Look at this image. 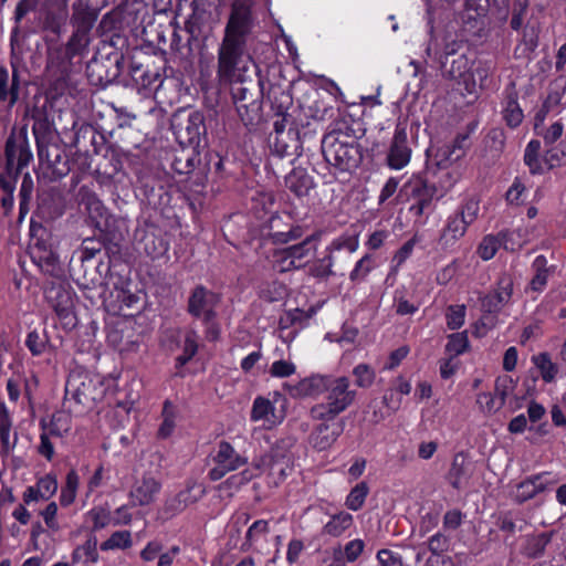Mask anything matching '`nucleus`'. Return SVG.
Listing matches in <instances>:
<instances>
[{
	"mask_svg": "<svg viewBox=\"0 0 566 566\" xmlns=\"http://www.w3.org/2000/svg\"><path fill=\"white\" fill-rule=\"evenodd\" d=\"M254 28L251 3L235 0L232 4L224 36L218 49L217 76L223 84H243L252 62L247 43Z\"/></svg>",
	"mask_w": 566,
	"mask_h": 566,
	"instance_id": "nucleus-1",
	"label": "nucleus"
},
{
	"mask_svg": "<svg viewBox=\"0 0 566 566\" xmlns=\"http://www.w3.org/2000/svg\"><path fill=\"white\" fill-rule=\"evenodd\" d=\"M427 8L429 41L424 55L444 65L449 55H454L461 48V42L453 38L460 28L455 17L454 6L459 0H423Z\"/></svg>",
	"mask_w": 566,
	"mask_h": 566,
	"instance_id": "nucleus-2",
	"label": "nucleus"
},
{
	"mask_svg": "<svg viewBox=\"0 0 566 566\" xmlns=\"http://www.w3.org/2000/svg\"><path fill=\"white\" fill-rule=\"evenodd\" d=\"M349 386V379L345 376L331 377L328 386L324 389L326 391L325 399L311 408V418L316 421H332L344 412L356 397V392Z\"/></svg>",
	"mask_w": 566,
	"mask_h": 566,
	"instance_id": "nucleus-3",
	"label": "nucleus"
},
{
	"mask_svg": "<svg viewBox=\"0 0 566 566\" xmlns=\"http://www.w3.org/2000/svg\"><path fill=\"white\" fill-rule=\"evenodd\" d=\"M322 150L325 160L340 171H349L360 161L358 144L352 136L342 132H331L325 135Z\"/></svg>",
	"mask_w": 566,
	"mask_h": 566,
	"instance_id": "nucleus-4",
	"label": "nucleus"
},
{
	"mask_svg": "<svg viewBox=\"0 0 566 566\" xmlns=\"http://www.w3.org/2000/svg\"><path fill=\"white\" fill-rule=\"evenodd\" d=\"M105 392L104 381L98 375L72 374L65 384L66 397L84 406L103 400Z\"/></svg>",
	"mask_w": 566,
	"mask_h": 566,
	"instance_id": "nucleus-5",
	"label": "nucleus"
},
{
	"mask_svg": "<svg viewBox=\"0 0 566 566\" xmlns=\"http://www.w3.org/2000/svg\"><path fill=\"white\" fill-rule=\"evenodd\" d=\"M212 468L209 470V478L212 481L221 480L229 472L235 471L247 464L248 459L242 457L229 442L218 443L211 457Z\"/></svg>",
	"mask_w": 566,
	"mask_h": 566,
	"instance_id": "nucleus-6",
	"label": "nucleus"
},
{
	"mask_svg": "<svg viewBox=\"0 0 566 566\" xmlns=\"http://www.w3.org/2000/svg\"><path fill=\"white\" fill-rule=\"evenodd\" d=\"M253 465L256 469L258 476L266 472L274 483L284 480L292 470L290 458L279 451H272L254 459Z\"/></svg>",
	"mask_w": 566,
	"mask_h": 566,
	"instance_id": "nucleus-7",
	"label": "nucleus"
},
{
	"mask_svg": "<svg viewBox=\"0 0 566 566\" xmlns=\"http://www.w3.org/2000/svg\"><path fill=\"white\" fill-rule=\"evenodd\" d=\"M6 159L9 171L15 170V175H19L30 164L33 154L25 136L11 135L7 139Z\"/></svg>",
	"mask_w": 566,
	"mask_h": 566,
	"instance_id": "nucleus-8",
	"label": "nucleus"
},
{
	"mask_svg": "<svg viewBox=\"0 0 566 566\" xmlns=\"http://www.w3.org/2000/svg\"><path fill=\"white\" fill-rule=\"evenodd\" d=\"M270 545V525L265 520L253 522L245 532L244 539L241 543L242 552H252L265 554Z\"/></svg>",
	"mask_w": 566,
	"mask_h": 566,
	"instance_id": "nucleus-9",
	"label": "nucleus"
},
{
	"mask_svg": "<svg viewBox=\"0 0 566 566\" xmlns=\"http://www.w3.org/2000/svg\"><path fill=\"white\" fill-rule=\"evenodd\" d=\"M217 18V8L212 3L207 0H193L192 14L187 22V28L192 34H200L211 30Z\"/></svg>",
	"mask_w": 566,
	"mask_h": 566,
	"instance_id": "nucleus-10",
	"label": "nucleus"
},
{
	"mask_svg": "<svg viewBox=\"0 0 566 566\" xmlns=\"http://www.w3.org/2000/svg\"><path fill=\"white\" fill-rule=\"evenodd\" d=\"M206 134L205 116L198 111L188 114L187 119L176 130L179 143L184 146L198 147L201 137Z\"/></svg>",
	"mask_w": 566,
	"mask_h": 566,
	"instance_id": "nucleus-11",
	"label": "nucleus"
},
{
	"mask_svg": "<svg viewBox=\"0 0 566 566\" xmlns=\"http://www.w3.org/2000/svg\"><path fill=\"white\" fill-rule=\"evenodd\" d=\"M411 148L405 128L397 127L387 154V165L394 170L405 168L411 159Z\"/></svg>",
	"mask_w": 566,
	"mask_h": 566,
	"instance_id": "nucleus-12",
	"label": "nucleus"
},
{
	"mask_svg": "<svg viewBox=\"0 0 566 566\" xmlns=\"http://www.w3.org/2000/svg\"><path fill=\"white\" fill-rule=\"evenodd\" d=\"M250 418L262 422L265 429H273L283 422L285 415L270 399L259 396L253 400Z\"/></svg>",
	"mask_w": 566,
	"mask_h": 566,
	"instance_id": "nucleus-13",
	"label": "nucleus"
},
{
	"mask_svg": "<svg viewBox=\"0 0 566 566\" xmlns=\"http://www.w3.org/2000/svg\"><path fill=\"white\" fill-rule=\"evenodd\" d=\"M19 433L13 427V413L4 401H0V455L9 457L15 449Z\"/></svg>",
	"mask_w": 566,
	"mask_h": 566,
	"instance_id": "nucleus-14",
	"label": "nucleus"
},
{
	"mask_svg": "<svg viewBox=\"0 0 566 566\" xmlns=\"http://www.w3.org/2000/svg\"><path fill=\"white\" fill-rule=\"evenodd\" d=\"M161 490V483L153 475L137 479L129 492V500L134 506L151 504Z\"/></svg>",
	"mask_w": 566,
	"mask_h": 566,
	"instance_id": "nucleus-15",
	"label": "nucleus"
},
{
	"mask_svg": "<svg viewBox=\"0 0 566 566\" xmlns=\"http://www.w3.org/2000/svg\"><path fill=\"white\" fill-rule=\"evenodd\" d=\"M218 303L219 296L216 293L199 285L189 297L188 308L193 316L209 321L214 315L213 311Z\"/></svg>",
	"mask_w": 566,
	"mask_h": 566,
	"instance_id": "nucleus-16",
	"label": "nucleus"
},
{
	"mask_svg": "<svg viewBox=\"0 0 566 566\" xmlns=\"http://www.w3.org/2000/svg\"><path fill=\"white\" fill-rule=\"evenodd\" d=\"M111 297L115 301H106L105 306L112 314H118L124 308H130L139 301L137 293L132 291V283L128 279L120 277L114 285Z\"/></svg>",
	"mask_w": 566,
	"mask_h": 566,
	"instance_id": "nucleus-17",
	"label": "nucleus"
},
{
	"mask_svg": "<svg viewBox=\"0 0 566 566\" xmlns=\"http://www.w3.org/2000/svg\"><path fill=\"white\" fill-rule=\"evenodd\" d=\"M33 262L46 273H53L59 263V255L52 244L41 238H34L30 244Z\"/></svg>",
	"mask_w": 566,
	"mask_h": 566,
	"instance_id": "nucleus-18",
	"label": "nucleus"
},
{
	"mask_svg": "<svg viewBox=\"0 0 566 566\" xmlns=\"http://www.w3.org/2000/svg\"><path fill=\"white\" fill-rule=\"evenodd\" d=\"M329 378L331 376L319 374L311 375L295 384L285 385V390L292 398L314 397L324 391Z\"/></svg>",
	"mask_w": 566,
	"mask_h": 566,
	"instance_id": "nucleus-19",
	"label": "nucleus"
},
{
	"mask_svg": "<svg viewBox=\"0 0 566 566\" xmlns=\"http://www.w3.org/2000/svg\"><path fill=\"white\" fill-rule=\"evenodd\" d=\"M514 231H502L497 234H488L480 242L476 253L483 261H489L494 258L500 248L505 250H514L515 243L513 242Z\"/></svg>",
	"mask_w": 566,
	"mask_h": 566,
	"instance_id": "nucleus-20",
	"label": "nucleus"
},
{
	"mask_svg": "<svg viewBox=\"0 0 566 566\" xmlns=\"http://www.w3.org/2000/svg\"><path fill=\"white\" fill-rule=\"evenodd\" d=\"M489 8V0H465L462 13L455 17L464 29L473 30L483 25Z\"/></svg>",
	"mask_w": 566,
	"mask_h": 566,
	"instance_id": "nucleus-21",
	"label": "nucleus"
},
{
	"mask_svg": "<svg viewBox=\"0 0 566 566\" xmlns=\"http://www.w3.org/2000/svg\"><path fill=\"white\" fill-rule=\"evenodd\" d=\"M513 293V281L510 276H502L499 280L497 289L483 297L482 310L489 314H496L506 305Z\"/></svg>",
	"mask_w": 566,
	"mask_h": 566,
	"instance_id": "nucleus-22",
	"label": "nucleus"
},
{
	"mask_svg": "<svg viewBox=\"0 0 566 566\" xmlns=\"http://www.w3.org/2000/svg\"><path fill=\"white\" fill-rule=\"evenodd\" d=\"M501 115L504 123L510 128L518 127L524 119V112L518 103V94L514 85L506 87L501 101Z\"/></svg>",
	"mask_w": 566,
	"mask_h": 566,
	"instance_id": "nucleus-23",
	"label": "nucleus"
},
{
	"mask_svg": "<svg viewBox=\"0 0 566 566\" xmlns=\"http://www.w3.org/2000/svg\"><path fill=\"white\" fill-rule=\"evenodd\" d=\"M268 228V235L275 244H286L304 235V228L300 224H293L284 229L282 217L279 214L271 216Z\"/></svg>",
	"mask_w": 566,
	"mask_h": 566,
	"instance_id": "nucleus-24",
	"label": "nucleus"
},
{
	"mask_svg": "<svg viewBox=\"0 0 566 566\" xmlns=\"http://www.w3.org/2000/svg\"><path fill=\"white\" fill-rule=\"evenodd\" d=\"M344 431L342 422L322 421L311 434V443L319 451L329 449Z\"/></svg>",
	"mask_w": 566,
	"mask_h": 566,
	"instance_id": "nucleus-25",
	"label": "nucleus"
},
{
	"mask_svg": "<svg viewBox=\"0 0 566 566\" xmlns=\"http://www.w3.org/2000/svg\"><path fill=\"white\" fill-rule=\"evenodd\" d=\"M557 480L553 479L548 472L536 474L532 478L521 482L515 491V499L518 502L531 500L538 493L546 490L547 486L556 483Z\"/></svg>",
	"mask_w": 566,
	"mask_h": 566,
	"instance_id": "nucleus-26",
	"label": "nucleus"
},
{
	"mask_svg": "<svg viewBox=\"0 0 566 566\" xmlns=\"http://www.w3.org/2000/svg\"><path fill=\"white\" fill-rule=\"evenodd\" d=\"M470 62L465 55H459L452 61L451 67L444 72V76L458 81L463 85L464 94L472 95L478 92L476 81L469 78Z\"/></svg>",
	"mask_w": 566,
	"mask_h": 566,
	"instance_id": "nucleus-27",
	"label": "nucleus"
},
{
	"mask_svg": "<svg viewBox=\"0 0 566 566\" xmlns=\"http://www.w3.org/2000/svg\"><path fill=\"white\" fill-rule=\"evenodd\" d=\"M322 233L319 231L305 237L300 243L287 247L297 270L304 268L317 250Z\"/></svg>",
	"mask_w": 566,
	"mask_h": 566,
	"instance_id": "nucleus-28",
	"label": "nucleus"
},
{
	"mask_svg": "<svg viewBox=\"0 0 566 566\" xmlns=\"http://www.w3.org/2000/svg\"><path fill=\"white\" fill-rule=\"evenodd\" d=\"M472 475V464L462 454L453 458L451 468L448 473V481L457 489L461 490L469 485Z\"/></svg>",
	"mask_w": 566,
	"mask_h": 566,
	"instance_id": "nucleus-29",
	"label": "nucleus"
},
{
	"mask_svg": "<svg viewBox=\"0 0 566 566\" xmlns=\"http://www.w3.org/2000/svg\"><path fill=\"white\" fill-rule=\"evenodd\" d=\"M468 227L469 224L454 213L449 216L439 238L442 249L453 247L467 233Z\"/></svg>",
	"mask_w": 566,
	"mask_h": 566,
	"instance_id": "nucleus-30",
	"label": "nucleus"
},
{
	"mask_svg": "<svg viewBox=\"0 0 566 566\" xmlns=\"http://www.w3.org/2000/svg\"><path fill=\"white\" fill-rule=\"evenodd\" d=\"M40 428L54 438L62 439L71 432L72 416L63 410L56 411L52 415L50 420L42 419L40 421Z\"/></svg>",
	"mask_w": 566,
	"mask_h": 566,
	"instance_id": "nucleus-31",
	"label": "nucleus"
},
{
	"mask_svg": "<svg viewBox=\"0 0 566 566\" xmlns=\"http://www.w3.org/2000/svg\"><path fill=\"white\" fill-rule=\"evenodd\" d=\"M54 311L65 326L73 327L76 324V317L74 314V300L72 294L66 291L59 289L55 295V302L53 304Z\"/></svg>",
	"mask_w": 566,
	"mask_h": 566,
	"instance_id": "nucleus-32",
	"label": "nucleus"
},
{
	"mask_svg": "<svg viewBox=\"0 0 566 566\" xmlns=\"http://www.w3.org/2000/svg\"><path fill=\"white\" fill-rule=\"evenodd\" d=\"M69 17L67 6L63 0L53 1L45 14L44 28L60 34Z\"/></svg>",
	"mask_w": 566,
	"mask_h": 566,
	"instance_id": "nucleus-33",
	"label": "nucleus"
},
{
	"mask_svg": "<svg viewBox=\"0 0 566 566\" xmlns=\"http://www.w3.org/2000/svg\"><path fill=\"white\" fill-rule=\"evenodd\" d=\"M448 546L449 541L441 533H437L429 538L428 548L431 552V556L428 559L429 566H452L451 558L442 554L448 549Z\"/></svg>",
	"mask_w": 566,
	"mask_h": 566,
	"instance_id": "nucleus-34",
	"label": "nucleus"
},
{
	"mask_svg": "<svg viewBox=\"0 0 566 566\" xmlns=\"http://www.w3.org/2000/svg\"><path fill=\"white\" fill-rule=\"evenodd\" d=\"M354 525V517L350 513L340 511L332 514L324 524L322 533L331 537H340Z\"/></svg>",
	"mask_w": 566,
	"mask_h": 566,
	"instance_id": "nucleus-35",
	"label": "nucleus"
},
{
	"mask_svg": "<svg viewBox=\"0 0 566 566\" xmlns=\"http://www.w3.org/2000/svg\"><path fill=\"white\" fill-rule=\"evenodd\" d=\"M97 560V541L95 537H90L82 545L76 546L71 555L72 566H87Z\"/></svg>",
	"mask_w": 566,
	"mask_h": 566,
	"instance_id": "nucleus-36",
	"label": "nucleus"
},
{
	"mask_svg": "<svg viewBox=\"0 0 566 566\" xmlns=\"http://www.w3.org/2000/svg\"><path fill=\"white\" fill-rule=\"evenodd\" d=\"M532 270L534 271V276L530 282L528 290L541 293L545 290L553 271L547 265V260L544 255H537L534 259Z\"/></svg>",
	"mask_w": 566,
	"mask_h": 566,
	"instance_id": "nucleus-37",
	"label": "nucleus"
},
{
	"mask_svg": "<svg viewBox=\"0 0 566 566\" xmlns=\"http://www.w3.org/2000/svg\"><path fill=\"white\" fill-rule=\"evenodd\" d=\"M285 185L297 197H304L313 188V179L305 169L294 168L286 176Z\"/></svg>",
	"mask_w": 566,
	"mask_h": 566,
	"instance_id": "nucleus-38",
	"label": "nucleus"
},
{
	"mask_svg": "<svg viewBox=\"0 0 566 566\" xmlns=\"http://www.w3.org/2000/svg\"><path fill=\"white\" fill-rule=\"evenodd\" d=\"M465 151L459 143L446 144L439 147L434 155V160L440 168H448L458 164Z\"/></svg>",
	"mask_w": 566,
	"mask_h": 566,
	"instance_id": "nucleus-39",
	"label": "nucleus"
},
{
	"mask_svg": "<svg viewBox=\"0 0 566 566\" xmlns=\"http://www.w3.org/2000/svg\"><path fill=\"white\" fill-rule=\"evenodd\" d=\"M359 248L358 235L344 233L334 238L325 248V255L331 256L335 262L336 252L346 251L349 254L356 252Z\"/></svg>",
	"mask_w": 566,
	"mask_h": 566,
	"instance_id": "nucleus-40",
	"label": "nucleus"
},
{
	"mask_svg": "<svg viewBox=\"0 0 566 566\" xmlns=\"http://www.w3.org/2000/svg\"><path fill=\"white\" fill-rule=\"evenodd\" d=\"M433 193L426 180L419 175H412L400 188L398 198L417 199Z\"/></svg>",
	"mask_w": 566,
	"mask_h": 566,
	"instance_id": "nucleus-41",
	"label": "nucleus"
},
{
	"mask_svg": "<svg viewBox=\"0 0 566 566\" xmlns=\"http://www.w3.org/2000/svg\"><path fill=\"white\" fill-rule=\"evenodd\" d=\"M253 463L240 471L239 473L230 475L222 484H220V490H228L229 495L232 496L237 493L242 486L251 482L253 479L258 478V472L255 471Z\"/></svg>",
	"mask_w": 566,
	"mask_h": 566,
	"instance_id": "nucleus-42",
	"label": "nucleus"
},
{
	"mask_svg": "<svg viewBox=\"0 0 566 566\" xmlns=\"http://www.w3.org/2000/svg\"><path fill=\"white\" fill-rule=\"evenodd\" d=\"M78 486V473L75 470H70L65 475L64 484L60 491L59 502L62 507H69L75 502Z\"/></svg>",
	"mask_w": 566,
	"mask_h": 566,
	"instance_id": "nucleus-43",
	"label": "nucleus"
},
{
	"mask_svg": "<svg viewBox=\"0 0 566 566\" xmlns=\"http://www.w3.org/2000/svg\"><path fill=\"white\" fill-rule=\"evenodd\" d=\"M161 417L163 421L158 429V437L161 439H166L169 438L176 429L178 419L177 407L172 402L166 400L164 402Z\"/></svg>",
	"mask_w": 566,
	"mask_h": 566,
	"instance_id": "nucleus-44",
	"label": "nucleus"
},
{
	"mask_svg": "<svg viewBox=\"0 0 566 566\" xmlns=\"http://www.w3.org/2000/svg\"><path fill=\"white\" fill-rule=\"evenodd\" d=\"M95 20L96 14L93 9L84 6L81 1L74 3L72 15V24L74 29H84L91 31Z\"/></svg>",
	"mask_w": 566,
	"mask_h": 566,
	"instance_id": "nucleus-45",
	"label": "nucleus"
},
{
	"mask_svg": "<svg viewBox=\"0 0 566 566\" xmlns=\"http://www.w3.org/2000/svg\"><path fill=\"white\" fill-rule=\"evenodd\" d=\"M198 342H199V336L197 335V333L195 331H187L185 333L182 343L180 345V347L182 349V354L176 358V367L177 368L184 367L197 354Z\"/></svg>",
	"mask_w": 566,
	"mask_h": 566,
	"instance_id": "nucleus-46",
	"label": "nucleus"
},
{
	"mask_svg": "<svg viewBox=\"0 0 566 566\" xmlns=\"http://www.w3.org/2000/svg\"><path fill=\"white\" fill-rule=\"evenodd\" d=\"M19 97L18 83L15 74H13L11 83L7 69L0 66V102L10 98V105H14Z\"/></svg>",
	"mask_w": 566,
	"mask_h": 566,
	"instance_id": "nucleus-47",
	"label": "nucleus"
},
{
	"mask_svg": "<svg viewBox=\"0 0 566 566\" xmlns=\"http://www.w3.org/2000/svg\"><path fill=\"white\" fill-rule=\"evenodd\" d=\"M86 209L90 219L99 230H104L107 226L108 213L103 202L96 197H88L86 200Z\"/></svg>",
	"mask_w": 566,
	"mask_h": 566,
	"instance_id": "nucleus-48",
	"label": "nucleus"
},
{
	"mask_svg": "<svg viewBox=\"0 0 566 566\" xmlns=\"http://www.w3.org/2000/svg\"><path fill=\"white\" fill-rule=\"evenodd\" d=\"M475 403L479 410L485 416L495 415L505 405L495 394L489 391L478 394Z\"/></svg>",
	"mask_w": 566,
	"mask_h": 566,
	"instance_id": "nucleus-49",
	"label": "nucleus"
},
{
	"mask_svg": "<svg viewBox=\"0 0 566 566\" xmlns=\"http://www.w3.org/2000/svg\"><path fill=\"white\" fill-rule=\"evenodd\" d=\"M532 360L545 382H552L555 380L558 368L557 365L553 363L551 356L547 353H541L536 356H533Z\"/></svg>",
	"mask_w": 566,
	"mask_h": 566,
	"instance_id": "nucleus-50",
	"label": "nucleus"
},
{
	"mask_svg": "<svg viewBox=\"0 0 566 566\" xmlns=\"http://www.w3.org/2000/svg\"><path fill=\"white\" fill-rule=\"evenodd\" d=\"M291 133H287V135H282V129H279V123H274V135L271 136L270 145L272 151L281 158L292 154L291 144L289 140L294 143L295 140L291 137Z\"/></svg>",
	"mask_w": 566,
	"mask_h": 566,
	"instance_id": "nucleus-51",
	"label": "nucleus"
},
{
	"mask_svg": "<svg viewBox=\"0 0 566 566\" xmlns=\"http://www.w3.org/2000/svg\"><path fill=\"white\" fill-rule=\"evenodd\" d=\"M85 521L91 524L93 531H98L113 524L109 510L102 506L91 509L85 514Z\"/></svg>",
	"mask_w": 566,
	"mask_h": 566,
	"instance_id": "nucleus-52",
	"label": "nucleus"
},
{
	"mask_svg": "<svg viewBox=\"0 0 566 566\" xmlns=\"http://www.w3.org/2000/svg\"><path fill=\"white\" fill-rule=\"evenodd\" d=\"M539 150L541 143L535 139H532L525 148L524 161L532 174H542L544 171V165L539 159Z\"/></svg>",
	"mask_w": 566,
	"mask_h": 566,
	"instance_id": "nucleus-53",
	"label": "nucleus"
},
{
	"mask_svg": "<svg viewBox=\"0 0 566 566\" xmlns=\"http://www.w3.org/2000/svg\"><path fill=\"white\" fill-rule=\"evenodd\" d=\"M133 544L129 531L114 532L105 542L101 544V549L104 552L114 549H125Z\"/></svg>",
	"mask_w": 566,
	"mask_h": 566,
	"instance_id": "nucleus-54",
	"label": "nucleus"
},
{
	"mask_svg": "<svg viewBox=\"0 0 566 566\" xmlns=\"http://www.w3.org/2000/svg\"><path fill=\"white\" fill-rule=\"evenodd\" d=\"M271 263L273 270L279 273L297 270L287 248L275 250L272 254Z\"/></svg>",
	"mask_w": 566,
	"mask_h": 566,
	"instance_id": "nucleus-55",
	"label": "nucleus"
},
{
	"mask_svg": "<svg viewBox=\"0 0 566 566\" xmlns=\"http://www.w3.org/2000/svg\"><path fill=\"white\" fill-rule=\"evenodd\" d=\"M90 44V31L75 29L67 42L66 50L72 56L81 54Z\"/></svg>",
	"mask_w": 566,
	"mask_h": 566,
	"instance_id": "nucleus-56",
	"label": "nucleus"
},
{
	"mask_svg": "<svg viewBox=\"0 0 566 566\" xmlns=\"http://www.w3.org/2000/svg\"><path fill=\"white\" fill-rule=\"evenodd\" d=\"M368 493L369 488L366 482L356 484L346 497V506L352 511H358L363 506Z\"/></svg>",
	"mask_w": 566,
	"mask_h": 566,
	"instance_id": "nucleus-57",
	"label": "nucleus"
},
{
	"mask_svg": "<svg viewBox=\"0 0 566 566\" xmlns=\"http://www.w3.org/2000/svg\"><path fill=\"white\" fill-rule=\"evenodd\" d=\"M480 212V201L475 197H469L467 198L463 203L461 205L458 212L454 214L461 220H463L469 226L472 224L479 216Z\"/></svg>",
	"mask_w": 566,
	"mask_h": 566,
	"instance_id": "nucleus-58",
	"label": "nucleus"
},
{
	"mask_svg": "<svg viewBox=\"0 0 566 566\" xmlns=\"http://www.w3.org/2000/svg\"><path fill=\"white\" fill-rule=\"evenodd\" d=\"M565 93H566L565 85L551 86L547 97L545 98V101L543 103V109L546 113H551V112L558 113L560 111L562 101L564 98Z\"/></svg>",
	"mask_w": 566,
	"mask_h": 566,
	"instance_id": "nucleus-59",
	"label": "nucleus"
},
{
	"mask_svg": "<svg viewBox=\"0 0 566 566\" xmlns=\"http://www.w3.org/2000/svg\"><path fill=\"white\" fill-rule=\"evenodd\" d=\"M467 307L463 304L450 305L446 312V321L449 329L455 331L463 326Z\"/></svg>",
	"mask_w": 566,
	"mask_h": 566,
	"instance_id": "nucleus-60",
	"label": "nucleus"
},
{
	"mask_svg": "<svg viewBox=\"0 0 566 566\" xmlns=\"http://www.w3.org/2000/svg\"><path fill=\"white\" fill-rule=\"evenodd\" d=\"M469 348V338L467 332H460L449 335L446 349L453 356L465 353Z\"/></svg>",
	"mask_w": 566,
	"mask_h": 566,
	"instance_id": "nucleus-61",
	"label": "nucleus"
},
{
	"mask_svg": "<svg viewBox=\"0 0 566 566\" xmlns=\"http://www.w3.org/2000/svg\"><path fill=\"white\" fill-rule=\"evenodd\" d=\"M374 269V260L370 254H365L359 259L354 269L349 273V279L353 282H360L367 277V275Z\"/></svg>",
	"mask_w": 566,
	"mask_h": 566,
	"instance_id": "nucleus-62",
	"label": "nucleus"
},
{
	"mask_svg": "<svg viewBox=\"0 0 566 566\" xmlns=\"http://www.w3.org/2000/svg\"><path fill=\"white\" fill-rule=\"evenodd\" d=\"M59 505L56 502H49L42 510L39 511V515L42 517L44 525L53 532L60 530V523L57 521Z\"/></svg>",
	"mask_w": 566,
	"mask_h": 566,
	"instance_id": "nucleus-63",
	"label": "nucleus"
},
{
	"mask_svg": "<svg viewBox=\"0 0 566 566\" xmlns=\"http://www.w3.org/2000/svg\"><path fill=\"white\" fill-rule=\"evenodd\" d=\"M34 485L45 496L46 500H50L52 496H54L59 489L56 475L53 473H46L43 476L36 479Z\"/></svg>",
	"mask_w": 566,
	"mask_h": 566,
	"instance_id": "nucleus-64",
	"label": "nucleus"
}]
</instances>
